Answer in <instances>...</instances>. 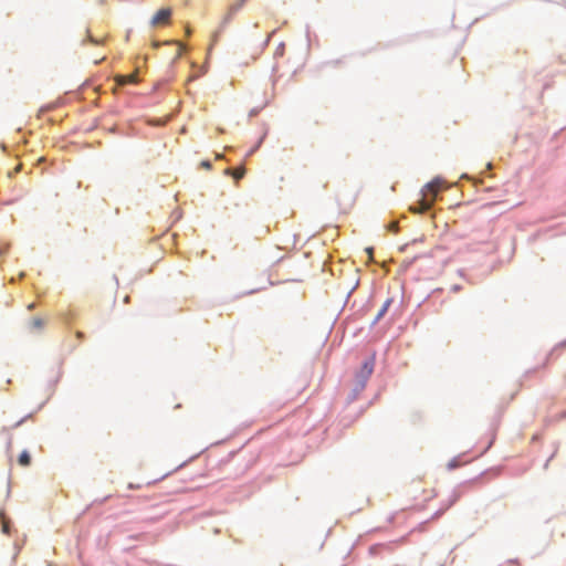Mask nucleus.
<instances>
[{
    "mask_svg": "<svg viewBox=\"0 0 566 566\" xmlns=\"http://www.w3.org/2000/svg\"><path fill=\"white\" fill-rule=\"evenodd\" d=\"M446 180L442 177H436L428 184L423 186L421 189V193L426 199L429 201V203H418L417 206H412L410 208L411 212L413 213H424L430 209V205L436 201L439 197L440 191L443 190Z\"/></svg>",
    "mask_w": 566,
    "mask_h": 566,
    "instance_id": "obj_1",
    "label": "nucleus"
},
{
    "mask_svg": "<svg viewBox=\"0 0 566 566\" xmlns=\"http://www.w3.org/2000/svg\"><path fill=\"white\" fill-rule=\"evenodd\" d=\"M265 136H266V133H264V134L259 138V140L256 142V144H255L253 147H251V148L249 149V151H248V154H247V156H248V157H250V156L254 155V154L259 150V148L261 147V145L263 144V142H264V139H265Z\"/></svg>",
    "mask_w": 566,
    "mask_h": 566,
    "instance_id": "obj_9",
    "label": "nucleus"
},
{
    "mask_svg": "<svg viewBox=\"0 0 566 566\" xmlns=\"http://www.w3.org/2000/svg\"><path fill=\"white\" fill-rule=\"evenodd\" d=\"M137 82L138 77L134 74L117 75V83L119 85L136 84Z\"/></svg>",
    "mask_w": 566,
    "mask_h": 566,
    "instance_id": "obj_6",
    "label": "nucleus"
},
{
    "mask_svg": "<svg viewBox=\"0 0 566 566\" xmlns=\"http://www.w3.org/2000/svg\"><path fill=\"white\" fill-rule=\"evenodd\" d=\"M462 465V462L460 460V458H453L449 463H448V469L449 470H455L458 468H460Z\"/></svg>",
    "mask_w": 566,
    "mask_h": 566,
    "instance_id": "obj_14",
    "label": "nucleus"
},
{
    "mask_svg": "<svg viewBox=\"0 0 566 566\" xmlns=\"http://www.w3.org/2000/svg\"><path fill=\"white\" fill-rule=\"evenodd\" d=\"M226 174L227 175H232V169L231 168H227Z\"/></svg>",
    "mask_w": 566,
    "mask_h": 566,
    "instance_id": "obj_32",
    "label": "nucleus"
},
{
    "mask_svg": "<svg viewBox=\"0 0 566 566\" xmlns=\"http://www.w3.org/2000/svg\"><path fill=\"white\" fill-rule=\"evenodd\" d=\"M461 289H462L461 285L454 284V285H452L451 291L457 293V292L461 291Z\"/></svg>",
    "mask_w": 566,
    "mask_h": 566,
    "instance_id": "obj_25",
    "label": "nucleus"
},
{
    "mask_svg": "<svg viewBox=\"0 0 566 566\" xmlns=\"http://www.w3.org/2000/svg\"><path fill=\"white\" fill-rule=\"evenodd\" d=\"M381 547H382V545H380V544H376V545H373V546L370 547V549H369V551H370V553H371V554H377V553H378V551H379Z\"/></svg>",
    "mask_w": 566,
    "mask_h": 566,
    "instance_id": "obj_22",
    "label": "nucleus"
},
{
    "mask_svg": "<svg viewBox=\"0 0 566 566\" xmlns=\"http://www.w3.org/2000/svg\"><path fill=\"white\" fill-rule=\"evenodd\" d=\"M554 455H555V452H554V453L548 458V460L546 461V463H545V465H544V468H545V469H547L548 463H549V461L553 459V457H554Z\"/></svg>",
    "mask_w": 566,
    "mask_h": 566,
    "instance_id": "obj_28",
    "label": "nucleus"
},
{
    "mask_svg": "<svg viewBox=\"0 0 566 566\" xmlns=\"http://www.w3.org/2000/svg\"><path fill=\"white\" fill-rule=\"evenodd\" d=\"M365 388H360V382H358V380L355 378V387H354V392L355 394H359L360 391H363Z\"/></svg>",
    "mask_w": 566,
    "mask_h": 566,
    "instance_id": "obj_20",
    "label": "nucleus"
},
{
    "mask_svg": "<svg viewBox=\"0 0 566 566\" xmlns=\"http://www.w3.org/2000/svg\"><path fill=\"white\" fill-rule=\"evenodd\" d=\"M171 17V10L168 8L159 9L151 19V25L158 27L169 21Z\"/></svg>",
    "mask_w": 566,
    "mask_h": 566,
    "instance_id": "obj_4",
    "label": "nucleus"
},
{
    "mask_svg": "<svg viewBox=\"0 0 566 566\" xmlns=\"http://www.w3.org/2000/svg\"><path fill=\"white\" fill-rule=\"evenodd\" d=\"M32 457L28 450H23L18 457V463L21 467H29L31 464Z\"/></svg>",
    "mask_w": 566,
    "mask_h": 566,
    "instance_id": "obj_8",
    "label": "nucleus"
},
{
    "mask_svg": "<svg viewBox=\"0 0 566 566\" xmlns=\"http://www.w3.org/2000/svg\"><path fill=\"white\" fill-rule=\"evenodd\" d=\"M270 38H271V35H269V36H268V39H266V40H265V42H264V45H268V44H269V42H270Z\"/></svg>",
    "mask_w": 566,
    "mask_h": 566,
    "instance_id": "obj_33",
    "label": "nucleus"
},
{
    "mask_svg": "<svg viewBox=\"0 0 566 566\" xmlns=\"http://www.w3.org/2000/svg\"><path fill=\"white\" fill-rule=\"evenodd\" d=\"M261 112V107H253L250 112H249V117L250 118H253V117H256Z\"/></svg>",
    "mask_w": 566,
    "mask_h": 566,
    "instance_id": "obj_16",
    "label": "nucleus"
},
{
    "mask_svg": "<svg viewBox=\"0 0 566 566\" xmlns=\"http://www.w3.org/2000/svg\"><path fill=\"white\" fill-rule=\"evenodd\" d=\"M44 326V321L40 317H34L31 321L30 329H41Z\"/></svg>",
    "mask_w": 566,
    "mask_h": 566,
    "instance_id": "obj_13",
    "label": "nucleus"
},
{
    "mask_svg": "<svg viewBox=\"0 0 566 566\" xmlns=\"http://www.w3.org/2000/svg\"><path fill=\"white\" fill-rule=\"evenodd\" d=\"M0 524H1V531L6 535L11 534V527L12 523L4 510H0Z\"/></svg>",
    "mask_w": 566,
    "mask_h": 566,
    "instance_id": "obj_5",
    "label": "nucleus"
},
{
    "mask_svg": "<svg viewBox=\"0 0 566 566\" xmlns=\"http://www.w3.org/2000/svg\"><path fill=\"white\" fill-rule=\"evenodd\" d=\"M387 229L388 231H391V232H398L399 228H398V224L396 222H391L387 226Z\"/></svg>",
    "mask_w": 566,
    "mask_h": 566,
    "instance_id": "obj_17",
    "label": "nucleus"
},
{
    "mask_svg": "<svg viewBox=\"0 0 566 566\" xmlns=\"http://www.w3.org/2000/svg\"><path fill=\"white\" fill-rule=\"evenodd\" d=\"M190 32L191 31L189 29L186 30L187 35H190Z\"/></svg>",
    "mask_w": 566,
    "mask_h": 566,
    "instance_id": "obj_35",
    "label": "nucleus"
},
{
    "mask_svg": "<svg viewBox=\"0 0 566 566\" xmlns=\"http://www.w3.org/2000/svg\"><path fill=\"white\" fill-rule=\"evenodd\" d=\"M559 419H566V411H563V412L559 415Z\"/></svg>",
    "mask_w": 566,
    "mask_h": 566,
    "instance_id": "obj_30",
    "label": "nucleus"
},
{
    "mask_svg": "<svg viewBox=\"0 0 566 566\" xmlns=\"http://www.w3.org/2000/svg\"><path fill=\"white\" fill-rule=\"evenodd\" d=\"M233 15H234V14H231V13L228 11V13L226 14V17L223 18V20H222V22H221V24H220V28H219L218 32L214 34V40L217 39V36H218L219 32H221V31L227 27V24L232 20V17H233Z\"/></svg>",
    "mask_w": 566,
    "mask_h": 566,
    "instance_id": "obj_11",
    "label": "nucleus"
},
{
    "mask_svg": "<svg viewBox=\"0 0 566 566\" xmlns=\"http://www.w3.org/2000/svg\"><path fill=\"white\" fill-rule=\"evenodd\" d=\"M34 307H35V304H34V303H32V304H30V305L28 306V308H29L30 311L34 310Z\"/></svg>",
    "mask_w": 566,
    "mask_h": 566,
    "instance_id": "obj_31",
    "label": "nucleus"
},
{
    "mask_svg": "<svg viewBox=\"0 0 566 566\" xmlns=\"http://www.w3.org/2000/svg\"><path fill=\"white\" fill-rule=\"evenodd\" d=\"M109 496H105L103 500H102V503L106 502L108 500Z\"/></svg>",
    "mask_w": 566,
    "mask_h": 566,
    "instance_id": "obj_34",
    "label": "nucleus"
},
{
    "mask_svg": "<svg viewBox=\"0 0 566 566\" xmlns=\"http://www.w3.org/2000/svg\"><path fill=\"white\" fill-rule=\"evenodd\" d=\"M306 38H307L308 43H311L312 38H311V30H310V25H306Z\"/></svg>",
    "mask_w": 566,
    "mask_h": 566,
    "instance_id": "obj_24",
    "label": "nucleus"
},
{
    "mask_svg": "<svg viewBox=\"0 0 566 566\" xmlns=\"http://www.w3.org/2000/svg\"><path fill=\"white\" fill-rule=\"evenodd\" d=\"M366 251H367V253H368L369 255H371V254H373V252H374V248H367V249H366Z\"/></svg>",
    "mask_w": 566,
    "mask_h": 566,
    "instance_id": "obj_29",
    "label": "nucleus"
},
{
    "mask_svg": "<svg viewBox=\"0 0 566 566\" xmlns=\"http://www.w3.org/2000/svg\"><path fill=\"white\" fill-rule=\"evenodd\" d=\"M10 249V243L0 244V255L6 254Z\"/></svg>",
    "mask_w": 566,
    "mask_h": 566,
    "instance_id": "obj_18",
    "label": "nucleus"
},
{
    "mask_svg": "<svg viewBox=\"0 0 566 566\" xmlns=\"http://www.w3.org/2000/svg\"><path fill=\"white\" fill-rule=\"evenodd\" d=\"M200 166L203 168V169H211L212 168V163L210 160H202L200 163Z\"/></svg>",
    "mask_w": 566,
    "mask_h": 566,
    "instance_id": "obj_19",
    "label": "nucleus"
},
{
    "mask_svg": "<svg viewBox=\"0 0 566 566\" xmlns=\"http://www.w3.org/2000/svg\"><path fill=\"white\" fill-rule=\"evenodd\" d=\"M392 303V300L391 298H388L381 306V308L379 310V312L377 313L374 322H373V325H376L385 315L386 313L388 312L390 305Z\"/></svg>",
    "mask_w": 566,
    "mask_h": 566,
    "instance_id": "obj_7",
    "label": "nucleus"
},
{
    "mask_svg": "<svg viewBox=\"0 0 566 566\" xmlns=\"http://www.w3.org/2000/svg\"><path fill=\"white\" fill-rule=\"evenodd\" d=\"M76 337L82 340L84 338V333L83 332H77L76 333Z\"/></svg>",
    "mask_w": 566,
    "mask_h": 566,
    "instance_id": "obj_27",
    "label": "nucleus"
},
{
    "mask_svg": "<svg viewBox=\"0 0 566 566\" xmlns=\"http://www.w3.org/2000/svg\"><path fill=\"white\" fill-rule=\"evenodd\" d=\"M462 178H469V176L467 174H463Z\"/></svg>",
    "mask_w": 566,
    "mask_h": 566,
    "instance_id": "obj_36",
    "label": "nucleus"
},
{
    "mask_svg": "<svg viewBox=\"0 0 566 566\" xmlns=\"http://www.w3.org/2000/svg\"><path fill=\"white\" fill-rule=\"evenodd\" d=\"M32 413H29L28 416H25L24 418H22L21 420H19L15 424H14V428H18L20 427L27 419H31L32 418Z\"/></svg>",
    "mask_w": 566,
    "mask_h": 566,
    "instance_id": "obj_21",
    "label": "nucleus"
},
{
    "mask_svg": "<svg viewBox=\"0 0 566 566\" xmlns=\"http://www.w3.org/2000/svg\"><path fill=\"white\" fill-rule=\"evenodd\" d=\"M248 0H239L235 3L229 7V12L231 14H235L247 2Z\"/></svg>",
    "mask_w": 566,
    "mask_h": 566,
    "instance_id": "obj_12",
    "label": "nucleus"
},
{
    "mask_svg": "<svg viewBox=\"0 0 566 566\" xmlns=\"http://www.w3.org/2000/svg\"><path fill=\"white\" fill-rule=\"evenodd\" d=\"M232 176H233L234 179L240 180L244 176V170H241L239 174L232 175Z\"/></svg>",
    "mask_w": 566,
    "mask_h": 566,
    "instance_id": "obj_23",
    "label": "nucleus"
},
{
    "mask_svg": "<svg viewBox=\"0 0 566 566\" xmlns=\"http://www.w3.org/2000/svg\"><path fill=\"white\" fill-rule=\"evenodd\" d=\"M507 563H509L511 566H520L518 562H517V560H515V559H510Z\"/></svg>",
    "mask_w": 566,
    "mask_h": 566,
    "instance_id": "obj_26",
    "label": "nucleus"
},
{
    "mask_svg": "<svg viewBox=\"0 0 566 566\" xmlns=\"http://www.w3.org/2000/svg\"><path fill=\"white\" fill-rule=\"evenodd\" d=\"M476 482V480H469V481H465L464 483L458 485L453 492H452V495L450 497V501H449V504L444 507V509H441L439 511H437L433 515H432V520H437L439 518L440 516H442L444 514V512L447 510H449L452 505H454L459 500L460 497L465 493V491L471 488L474 483Z\"/></svg>",
    "mask_w": 566,
    "mask_h": 566,
    "instance_id": "obj_2",
    "label": "nucleus"
},
{
    "mask_svg": "<svg viewBox=\"0 0 566 566\" xmlns=\"http://www.w3.org/2000/svg\"><path fill=\"white\" fill-rule=\"evenodd\" d=\"M284 51H285V44L282 42L279 44V46L276 48L275 52H274V57H281L283 56L284 54Z\"/></svg>",
    "mask_w": 566,
    "mask_h": 566,
    "instance_id": "obj_15",
    "label": "nucleus"
},
{
    "mask_svg": "<svg viewBox=\"0 0 566 566\" xmlns=\"http://www.w3.org/2000/svg\"><path fill=\"white\" fill-rule=\"evenodd\" d=\"M560 346H562V347L566 346V342L562 343V344H560Z\"/></svg>",
    "mask_w": 566,
    "mask_h": 566,
    "instance_id": "obj_37",
    "label": "nucleus"
},
{
    "mask_svg": "<svg viewBox=\"0 0 566 566\" xmlns=\"http://www.w3.org/2000/svg\"><path fill=\"white\" fill-rule=\"evenodd\" d=\"M265 136H266V133H264V134L259 138V140L256 142V144H255L253 147H251V148L249 149V151H248V154H247V156H248V157H250V156L254 155V154L259 150V148L261 147V145L263 144V142H264V139H265Z\"/></svg>",
    "mask_w": 566,
    "mask_h": 566,
    "instance_id": "obj_10",
    "label": "nucleus"
},
{
    "mask_svg": "<svg viewBox=\"0 0 566 566\" xmlns=\"http://www.w3.org/2000/svg\"><path fill=\"white\" fill-rule=\"evenodd\" d=\"M374 368H375V355H371L363 361L359 370L356 373L355 378L358 380V382H360V388L366 387L368 379L370 378V376L374 373Z\"/></svg>",
    "mask_w": 566,
    "mask_h": 566,
    "instance_id": "obj_3",
    "label": "nucleus"
}]
</instances>
